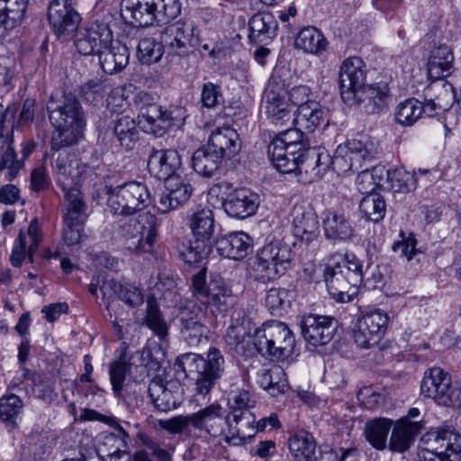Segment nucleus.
Segmentation results:
<instances>
[{
  "mask_svg": "<svg viewBox=\"0 0 461 461\" xmlns=\"http://www.w3.org/2000/svg\"><path fill=\"white\" fill-rule=\"evenodd\" d=\"M193 193L191 185L180 177L166 181V190L159 195L157 209L164 214L185 203Z\"/></svg>",
  "mask_w": 461,
  "mask_h": 461,
  "instance_id": "a878e982",
  "label": "nucleus"
},
{
  "mask_svg": "<svg viewBox=\"0 0 461 461\" xmlns=\"http://www.w3.org/2000/svg\"><path fill=\"white\" fill-rule=\"evenodd\" d=\"M138 119L140 129L156 137L163 136L174 125L171 113L163 110L157 102L142 110V113L138 114Z\"/></svg>",
  "mask_w": 461,
  "mask_h": 461,
  "instance_id": "bb28decb",
  "label": "nucleus"
},
{
  "mask_svg": "<svg viewBox=\"0 0 461 461\" xmlns=\"http://www.w3.org/2000/svg\"><path fill=\"white\" fill-rule=\"evenodd\" d=\"M164 54L163 41L153 38L141 39L138 44L137 56L142 64L150 65L158 62Z\"/></svg>",
  "mask_w": 461,
  "mask_h": 461,
  "instance_id": "bf43d9fd",
  "label": "nucleus"
},
{
  "mask_svg": "<svg viewBox=\"0 0 461 461\" xmlns=\"http://www.w3.org/2000/svg\"><path fill=\"white\" fill-rule=\"evenodd\" d=\"M161 41L177 55H185L189 47L201 45L198 29L190 20L178 21L161 32Z\"/></svg>",
  "mask_w": 461,
  "mask_h": 461,
  "instance_id": "f3484780",
  "label": "nucleus"
},
{
  "mask_svg": "<svg viewBox=\"0 0 461 461\" xmlns=\"http://www.w3.org/2000/svg\"><path fill=\"white\" fill-rule=\"evenodd\" d=\"M176 320L181 338L189 347H197L208 339V318L201 306L192 302L185 303L179 308Z\"/></svg>",
  "mask_w": 461,
  "mask_h": 461,
  "instance_id": "9d476101",
  "label": "nucleus"
},
{
  "mask_svg": "<svg viewBox=\"0 0 461 461\" xmlns=\"http://www.w3.org/2000/svg\"><path fill=\"white\" fill-rule=\"evenodd\" d=\"M266 112L271 123L283 125L294 114V107L287 99V83L277 73H273L265 91Z\"/></svg>",
  "mask_w": 461,
  "mask_h": 461,
  "instance_id": "f8f14e48",
  "label": "nucleus"
},
{
  "mask_svg": "<svg viewBox=\"0 0 461 461\" xmlns=\"http://www.w3.org/2000/svg\"><path fill=\"white\" fill-rule=\"evenodd\" d=\"M191 425L199 430L205 431L212 437H218L224 430L226 417L219 403H212L190 415Z\"/></svg>",
  "mask_w": 461,
  "mask_h": 461,
  "instance_id": "c85d7f7f",
  "label": "nucleus"
},
{
  "mask_svg": "<svg viewBox=\"0 0 461 461\" xmlns=\"http://www.w3.org/2000/svg\"><path fill=\"white\" fill-rule=\"evenodd\" d=\"M322 228L325 238L333 242L350 240L355 235L352 223L343 212H325Z\"/></svg>",
  "mask_w": 461,
  "mask_h": 461,
  "instance_id": "7c9ffc66",
  "label": "nucleus"
},
{
  "mask_svg": "<svg viewBox=\"0 0 461 461\" xmlns=\"http://www.w3.org/2000/svg\"><path fill=\"white\" fill-rule=\"evenodd\" d=\"M158 222L149 212L137 217L121 219L116 222L117 234L124 238L127 248L136 254L149 252L157 240Z\"/></svg>",
  "mask_w": 461,
  "mask_h": 461,
  "instance_id": "7ed1b4c3",
  "label": "nucleus"
},
{
  "mask_svg": "<svg viewBox=\"0 0 461 461\" xmlns=\"http://www.w3.org/2000/svg\"><path fill=\"white\" fill-rule=\"evenodd\" d=\"M63 193L62 237L67 246H74L86 238L85 225L88 218L87 204L79 188L63 191Z\"/></svg>",
  "mask_w": 461,
  "mask_h": 461,
  "instance_id": "6e6552de",
  "label": "nucleus"
},
{
  "mask_svg": "<svg viewBox=\"0 0 461 461\" xmlns=\"http://www.w3.org/2000/svg\"><path fill=\"white\" fill-rule=\"evenodd\" d=\"M336 264L343 270L349 283L351 282L358 290L365 276L362 261L355 254H346Z\"/></svg>",
  "mask_w": 461,
  "mask_h": 461,
  "instance_id": "052dcab7",
  "label": "nucleus"
},
{
  "mask_svg": "<svg viewBox=\"0 0 461 461\" xmlns=\"http://www.w3.org/2000/svg\"><path fill=\"white\" fill-rule=\"evenodd\" d=\"M55 169L57 182L62 191L78 188L80 172L77 167H74L72 163L68 162L67 158L58 157L55 161Z\"/></svg>",
  "mask_w": 461,
  "mask_h": 461,
  "instance_id": "8fccbe9b",
  "label": "nucleus"
},
{
  "mask_svg": "<svg viewBox=\"0 0 461 461\" xmlns=\"http://www.w3.org/2000/svg\"><path fill=\"white\" fill-rule=\"evenodd\" d=\"M367 68L365 61L357 56L343 60L339 71V86L343 102L353 103L357 92L366 85Z\"/></svg>",
  "mask_w": 461,
  "mask_h": 461,
  "instance_id": "4468645a",
  "label": "nucleus"
},
{
  "mask_svg": "<svg viewBox=\"0 0 461 461\" xmlns=\"http://www.w3.org/2000/svg\"><path fill=\"white\" fill-rule=\"evenodd\" d=\"M144 321L158 337L160 339L167 337L168 327L154 297L148 299Z\"/></svg>",
  "mask_w": 461,
  "mask_h": 461,
  "instance_id": "13d9d810",
  "label": "nucleus"
},
{
  "mask_svg": "<svg viewBox=\"0 0 461 461\" xmlns=\"http://www.w3.org/2000/svg\"><path fill=\"white\" fill-rule=\"evenodd\" d=\"M294 123L309 132L314 131L321 124L328 125L327 110L318 102L303 104L294 113Z\"/></svg>",
  "mask_w": 461,
  "mask_h": 461,
  "instance_id": "c9c22d12",
  "label": "nucleus"
},
{
  "mask_svg": "<svg viewBox=\"0 0 461 461\" xmlns=\"http://www.w3.org/2000/svg\"><path fill=\"white\" fill-rule=\"evenodd\" d=\"M359 210L366 220L378 222L385 214L386 203L384 198L380 194L369 193L362 198Z\"/></svg>",
  "mask_w": 461,
  "mask_h": 461,
  "instance_id": "864d4df0",
  "label": "nucleus"
},
{
  "mask_svg": "<svg viewBox=\"0 0 461 461\" xmlns=\"http://www.w3.org/2000/svg\"><path fill=\"white\" fill-rule=\"evenodd\" d=\"M417 179L414 174H411L402 168L392 170L388 182V187L395 193H409L415 190Z\"/></svg>",
  "mask_w": 461,
  "mask_h": 461,
  "instance_id": "e2e57ef3",
  "label": "nucleus"
},
{
  "mask_svg": "<svg viewBox=\"0 0 461 461\" xmlns=\"http://www.w3.org/2000/svg\"><path fill=\"white\" fill-rule=\"evenodd\" d=\"M23 408V402L19 396L14 393L4 395L0 398V419L5 422L14 425L15 420Z\"/></svg>",
  "mask_w": 461,
  "mask_h": 461,
  "instance_id": "0e129e2a",
  "label": "nucleus"
},
{
  "mask_svg": "<svg viewBox=\"0 0 461 461\" xmlns=\"http://www.w3.org/2000/svg\"><path fill=\"white\" fill-rule=\"evenodd\" d=\"M300 326L305 341L318 347L332 340L339 328V321L332 316L310 313L302 318Z\"/></svg>",
  "mask_w": 461,
  "mask_h": 461,
  "instance_id": "a211bd4d",
  "label": "nucleus"
},
{
  "mask_svg": "<svg viewBox=\"0 0 461 461\" xmlns=\"http://www.w3.org/2000/svg\"><path fill=\"white\" fill-rule=\"evenodd\" d=\"M373 143L367 137L352 139L343 145H339L332 159V168L338 173H346L350 170H358L366 160L374 157Z\"/></svg>",
  "mask_w": 461,
  "mask_h": 461,
  "instance_id": "9b49d317",
  "label": "nucleus"
},
{
  "mask_svg": "<svg viewBox=\"0 0 461 461\" xmlns=\"http://www.w3.org/2000/svg\"><path fill=\"white\" fill-rule=\"evenodd\" d=\"M268 156L274 167L282 174L302 173L303 162L298 160L296 156H290L284 152L281 147L268 145Z\"/></svg>",
  "mask_w": 461,
  "mask_h": 461,
  "instance_id": "3c124183",
  "label": "nucleus"
},
{
  "mask_svg": "<svg viewBox=\"0 0 461 461\" xmlns=\"http://www.w3.org/2000/svg\"><path fill=\"white\" fill-rule=\"evenodd\" d=\"M215 246L221 256L240 260L252 252L253 240L246 232L237 231L216 240Z\"/></svg>",
  "mask_w": 461,
  "mask_h": 461,
  "instance_id": "c756f323",
  "label": "nucleus"
},
{
  "mask_svg": "<svg viewBox=\"0 0 461 461\" xmlns=\"http://www.w3.org/2000/svg\"><path fill=\"white\" fill-rule=\"evenodd\" d=\"M420 433V425L413 423L411 426L398 421L393 424V429L389 439V449L402 453L410 448L415 438Z\"/></svg>",
  "mask_w": 461,
  "mask_h": 461,
  "instance_id": "de8ad7c7",
  "label": "nucleus"
},
{
  "mask_svg": "<svg viewBox=\"0 0 461 461\" xmlns=\"http://www.w3.org/2000/svg\"><path fill=\"white\" fill-rule=\"evenodd\" d=\"M422 450L438 454L459 455L461 451V437L448 427L434 428L426 432L420 438Z\"/></svg>",
  "mask_w": 461,
  "mask_h": 461,
  "instance_id": "412c9836",
  "label": "nucleus"
},
{
  "mask_svg": "<svg viewBox=\"0 0 461 461\" xmlns=\"http://www.w3.org/2000/svg\"><path fill=\"white\" fill-rule=\"evenodd\" d=\"M217 152L212 150L207 144L197 149L192 156V167L200 176L211 177L217 172L222 163Z\"/></svg>",
  "mask_w": 461,
  "mask_h": 461,
  "instance_id": "79ce46f5",
  "label": "nucleus"
},
{
  "mask_svg": "<svg viewBox=\"0 0 461 461\" xmlns=\"http://www.w3.org/2000/svg\"><path fill=\"white\" fill-rule=\"evenodd\" d=\"M126 348L122 351L119 358L112 362L109 366V375L113 393L116 397H121L126 374L132 375L133 369L140 372L139 376H134L135 382L143 380L147 369L156 370L159 367L158 361L152 359L149 349L137 350L131 356H128Z\"/></svg>",
  "mask_w": 461,
  "mask_h": 461,
  "instance_id": "1a4fd4ad",
  "label": "nucleus"
},
{
  "mask_svg": "<svg viewBox=\"0 0 461 461\" xmlns=\"http://www.w3.org/2000/svg\"><path fill=\"white\" fill-rule=\"evenodd\" d=\"M294 235L301 244L315 249L320 237V225L317 215L312 212H302L294 218Z\"/></svg>",
  "mask_w": 461,
  "mask_h": 461,
  "instance_id": "72a5a7b5",
  "label": "nucleus"
},
{
  "mask_svg": "<svg viewBox=\"0 0 461 461\" xmlns=\"http://www.w3.org/2000/svg\"><path fill=\"white\" fill-rule=\"evenodd\" d=\"M295 339L288 326L273 321L257 328L253 334V346L262 356L276 359L289 357L294 351Z\"/></svg>",
  "mask_w": 461,
  "mask_h": 461,
  "instance_id": "39448f33",
  "label": "nucleus"
},
{
  "mask_svg": "<svg viewBox=\"0 0 461 461\" xmlns=\"http://www.w3.org/2000/svg\"><path fill=\"white\" fill-rule=\"evenodd\" d=\"M291 245L281 240L271 241L258 250L253 270L256 279L266 283L283 276L291 267Z\"/></svg>",
  "mask_w": 461,
  "mask_h": 461,
  "instance_id": "0eeeda50",
  "label": "nucleus"
},
{
  "mask_svg": "<svg viewBox=\"0 0 461 461\" xmlns=\"http://www.w3.org/2000/svg\"><path fill=\"white\" fill-rule=\"evenodd\" d=\"M388 320V315L380 309L365 312L357 319L353 330L356 344L362 348L378 344L385 332Z\"/></svg>",
  "mask_w": 461,
  "mask_h": 461,
  "instance_id": "2eb2a0df",
  "label": "nucleus"
},
{
  "mask_svg": "<svg viewBox=\"0 0 461 461\" xmlns=\"http://www.w3.org/2000/svg\"><path fill=\"white\" fill-rule=\"evenodd\" d=\"M323 278L327 291L330 297L339 303L351 302L357 294V287L347 278L343 270L339 266H326L323 271Z\"/></svg>",
  "mask_w": 461,
  "mask_h": 461,
  "instance_id": "b1692460",
  "label": "nucleus"
},
{
  "mask_svg": "<svg viewBox=\"0 0 461 461\" xmlns=\"http://www.w3.org/2000/svg\"><path fill=\"white\" fill-rule=\"evenodd\" d=\"M454 69V54L449 46L441 44L434 48L429 55L427 70L429 78L443 79Z\"/></svg>",
  "mask_w": 461,
  "mask_h": 461,
  "instance_id": "e433bc0d",
  "label": "nucleus"
},
{
  "mask_svg": "<svg viewBox=\"0 0 461 461\" xmlns=\"http://www.w3.org/2000/svg\"><path fill=\"white\" fill-rule=\"evenodd\" d=\"M232 323L227 329L225 341L234 354L245 356L253 348V336L249 333V321L245 319V312L242 309L233 312Z\"/></svg>",
  "mask_w": 461,
  "mask_h": 461,
  "instance_id": "4be33fe9",
  "label": "nucleus"
},
{
  "mask_svg": "<svg viewBox=\"0 0 461 461\" xmlns=\"http://www.w3.org/2000/svg\"><path fill=\"white\" fill-rule=\"evenodd\" d=\"M288 446L295 461H314L319 456L316 443L312 434L300 430L289 438Z\"/></svg>",
  "mask_w": 461,
  "mask_h": 461,
  "instance_id": "a19ab883",
  "label": "nucleus"
},
{
  "mask_svg": "<svg viewBox=\"0 0 461 461\" xmlns=\"http://www.w3.org/2000/svg\"><path fill=\"white\" fill-rule=\"evenodd\" d=\"M259 384L262 388L267 390L272 396L285 393L288 389L287 380L281 379L280 375H285V373L280 368L273 370H261L258 373Z\"/></svg>",
  "mask_w": 461,
  "mask_h": 461,
  "instance_id": "4d7b16f0",
  "label": "nucleus"
},
{
  "mask_svg": "<svg viewBox=\"0 0 461 461\" xmlns=\"http://www.w3.org/2000/svg\"><path fill=\"white\" fill-rule=\"evenodd\" d=\"M113 133L119 145L126 150L132 149L139 139L135 120L129 115H120L113 122Z\"/></svg>",
  "mask_w": 461,
  "mask_h": 461,
  "instance_id": "49530a36",
  "label": "nucleus"
},
{
  "mask_svg": "<svg viewBox=\"0 0 461 461\" xmlns=\"http://www.w3.org/2000/svg\"><path fill=\"white\" fill-rule=\"evenodd\" d=\"M148 393L154 406L159 411L167 412L177 406L173 393L167 389L160 376H156L151 380Z\"/></svg>",
  "mask_w": 461,
  "mask_h": 461,
  "instance_id": "09e8293b",
  "label": "nucleus"
},
{
  "mask_svg": "<svg viewBox=\"0 0 461 461\" xmlns=\"http://www.w3.org/2000/svg\"><path fill=\"white\" fill-rule=\"evenodd\" d=\"M259 204V195L242 187L230 192L224 199L222 207L230 217L242 220L254 215Z\"/></svg>",
  "mask_w": 461,
  "mask_h": 461,
  "instance_id": "5701e85b",
  "label": "nucleus"
},
{
  "mask_svg": "<svg viewBox=\"0 0 461 461\" xmlns=\"http://www.w3.org/2000/svg\"><path fill=\"white\" fill-rule=\"evenodd\" d=\"M83 131L81 128L54 126L50 140L51 149L59 150L77 145L83 137Z\"/></svg>",
  "mask_w": 461,
  "mask_h": 461,
  "instance_id": "5fc2aeb1",
  "label": "nucleus"
},
{
  "mask_svg": "<svg viewBox=\"0 0 461 461\" xmlns=\"http://www.w3.org/2000/svg\"><path fill=\"white\" fill-rule=\"evenodd\" d=\"M330 167L332 159L326 150H309L303 166V171L306 174L312 173L315 176H322Z\"/></svg>",
  "mask_w": 461,
  "mask_h": 461,
  "instance_id": "6e6d98bb",
  "label": "nucleus"
},
{
  "mask_svg": "<svg viewBox=\"0 0 461 461\" xmlns=\"http://www.w3.org/2000/svg\"><path fill=\"white\" fill-rule=\"evenodd\" d=\"M393 426V420L388 418H375L365 424L364 435L370 445L377 450L387 446V438Z\"/></svg>",
  "mask_w": 461,
  "mask_h": 461,
  "instance_id": "37998d69",
  "label": "nucleus"
},
{
  "mask_svg": "<svg viewBox=\"0 0 461 461\" xmlns=\"http://www.w3.org/2000/svg\"><path fill=\"white\" fill-rule=\"evenodd\" d=\"M48 20L59 40L66 41L73 38L81 16L72 5L71 0H51L48 9Z\"/></svg>",
  "mask_w": 461,
  "mask_h": 461,
  "instance_id": "ddd939ff",
  "label": "nucleus"
},
{
  "mask_svg": "<svg viewBox=\"0 0 461 461\" xmlns=\"http://www.w3.org/2000/svg\"><path fill=\"white\" fill-rule=\"evenodd\" d=\"M109 89L100 79H92L81 86L80 93L86 102L95 105L104 99Z\"/></svg>",
  "mask_w": 461,
  "mask_h": 461,
  "instance_id": "69168bd1",
  "label": "nucleus"
},
{
  "mask_svg": "<svg viewBox=\"0 0 461 461\" xmlns=\"http://www.w3.org/2000/svg\"><path fill=\"white\" fill-rule=\"evenodd\" d=\"M182 165L181 157L176 149H152L148 160V168L151 175L165 181L176 177V174Z\"/></svg>",
  "mask_w": 461,
  "mask_h": 461,
  "instance_id": "393cba45",
  "label": "nucleus"
},
{
  "mask_svg": "<svg viewBox=\"0 0 461 461\" xmlns=\"http://www.w3.org/2000/svg\"><path fill=\"white\" fill-rule=\"evenodd\" d=\"M422 114V102L416 98H408L401 102L394 110L395 122L405 127L413 125Z\"/></svg>",
  "mask_w": 461,
  "mask_h": 461,
  "instance_id": "603ef678",
  "label": "nucleus"
},
{
  "mask_svg": "<svg viewBox=\"0 0 461 461\" xmlns=\"http://www.w3.org/2000/svg\"><path fill=\"white\" fill-rule=\"evenodd\" d=\"M128 442L123 439L115 438L112 433H104L99 440L96 449L97 456L100 460L108 457L113 453H115L121 447H124Z\"/></svg>",
  "mask_w": 461,
  "mask_h": 461,
  "instance_id": "774afa93",
  "label": "nucleus"
},
{
  "mask_svg": "<svg viewBox=\"0 0 461 461\" xmlns=\"http://www.w3.org/2000/svg\"><path fill=\"white\" fill-rule=\"evenodd\" d=\"M187 224L194 240H179L176 249L185 264L194 265L206 260L215 244L213 213L209 208H197L187 215Z\"/></svg>",
  "mask_w": 461,
  "mask_h": 461,
  "instance_id": "f257e3e1",
  "label": "nucleus"
},
{
  "mask_svg": "<svg viewBox=\"0 0 461 461\" xmlns=\"http://www.w3.org/2000/svg\"><path fill=\"white\" fill-rule=\"evenodd\" d=\"M225 359L216 348H209L206 357L185 353L176 358V366L194 381L196 394L206 396L224 373Z\"/></svg>",
  "mask_w": 461,
  "mask_h": 461,
  "instance_id": "f03ea898",
  "label": "nucleus"
},
{
  "mask_svg": "<svg viewBox=\"0 0 461 461\" xmlns=\"http://www.w3.org/2000/svg\"><path fill=\"white\" fill-rule=\"evenodd\" d=\"M249 27L250 41L267 44L277 35L278 23L271 13H258L249 19Z\"/></svg>",
  "mask_w": 461,
  "mask_h": 461,
  "instance_id": "f704fd0d",
  "label": "nucleus"
},
{
  "mask_svg": "<svg viewBox=\"0 0 461 461\" xmlns=\"http://www.w3.org/2000/svg\"><path fill=\"white\" fill-rule=\"evenodd\" d=\"M207 145L217 152L222 160L234 158L241 149L240 135L229 126L212 131Z\"/></svg>",
  "mask_w": 461,
  "mask_h": 461,
  "instance_id": "cd10ccee",
  "label": "nucleus"
},
{
  "mask_svg": "<svg viewBox=\"0 0 461 461\" xmlns=\"http://www.w3.org/2000/svg\"><path fill=\"white\" fill-rule=\"evenodd\" d=\"M5 5L0 9V35L21 24L27 10L28 0H0Z\"/></svg>",
  "mask_w": 461,
  "mask_h": 461,
  "instance_id": "a18cd8bd",
  "label": "nucleus"
},
{
  "mask_svg": "<svg viewBox=\"0 0 461 461\" xmlns=\"http://www.w3.org/2000/svg\"><path fill=\"white\" fill-rule=\"evenodd\" d=\"M328 41L317 28L307 26L303 28L294 41V46L306 53L319 55L326 50Z\"/></svg>",
  "mask_w": 461,
  "mask_h": 461,
  "instance_id": "c03bdc74",
  "label": "nucleus"
},
{
  "mask_svg": "<svg viewBox=\"0 0 461 461\" xmlns=\"http://www.w3.org/2000/svg\"><path fill=\"white\" fill-rule=\"evenodd\" d=\"M49 118L53 126L85 129L86 115L80 102L72 94H64L59 103L50 101L47 106Z\"/></svg>",
  "mask_w": 461,
  "mask_h": 461,
  "instance_id": "dca6fc26",
  "label": "nucleus"
},
{
  "mask_svg": "<svg viewBox=\"0 0 461 461\" xmlns=\"http://www.w3.org/2000/svg\"><path fill=\"white\" fill-rule=\"evenodd\" d=\"M180 13L179 0H138L122 10V17L133 27L167 23Z\"/></svg>",
  "mask_w": 461,
  "mask_h": 461,
  "instance_id": "20e7f679",
  "label": "nucleus"
},
{
  "mask_svg": "<svg viewBox=\"0 0 461 461\" xmlns=\"http://www.w3.org/2000/svg\"><path fill=\"white\" fill-rule=\"evenodd\" d=\"M104 298L117 295L120 300L131 307H136L143 303L141 293L132 285H122L114 278H105L100 286Z\"/></svg>",
  "mask_w": 461,
  "mask_h": 461,
  "instance_id": "4c0bfd02",
  "label": "nucleus"
},
{
  "mask_svg": "<svg viewBox=\"0 0 461 461\" xmlns=\"http://www.w3.org/2000/svg\"><path fill=\"white\" fill-rule=\"evenodd\" d=\"M203 304L207 305L212 313H225L235 303V296L231 289L221 276H214L209 283V292Z\"/></svg>",
  "mask_w": 461,
  "mask_h": 461,
  "instance_id": "2f4dec72",
  "label": "nucleus"
},
{
  "mask_svg": "<svg viewBox=\"0 0 461 461\" xmlns=\"http://www.w3.org/2000/svg\"><path fill=\"white\" fill-rule=\"evenodd\" d=\"M451 378L448 373L440 367H432L424 374L420 384L421 393L438 402L444 391L447 390Z\"/></svg>",
  "mask_w": 461,
  "mask_h": 461,
  "instance_id": "ea45409f",
  "label": "nucleus"
},
{
  "mask_svg": "<svg viewBox=\"0 0 461 461\" xmlns=\"http://www.w3.org/2000/svg\"><path fill=\"white\" fill-rule=\"evenodd\" d=\"M112 41L113 32L108 23L96 20L77 33L74 44L79 54L89 56L99 55Z\"/></svg>",
  "mask_w": 461,
  "mask_h": 461,
  "instance_id": "6ab92c4d",
  "label": "nucleus"
},
{
  "mask_svg": "<svg viewBox=\"0 0 461 461\" xmlns=\"http://www.w3.org/2000/svg\"><path fill=\"white\" fill-rule=\"evenodd\" d=\"M390 89L387 81H380L375 84L366 85L357 92L353 103H346L349 106H357L368 114L383 112L390 99Z\"/></svg>",
  "mask_w": 461,
  "mask_h": 461,
  "instance_id": "aec40b11",
  "label": "nucleus"
},
{
  "mask_svg": "<svg viewBox=\"0 0 461 461\" xmlns=\"http://www.w3.org/2000/svg\"><path fill=\"white\" fill-rule=\"evenodd\" d=\"M266 306L274 315L281 313V311L289 303L288 291L284 288H271L265 298Z\"/></svg>",
  "mask_w": 461,
  "mask_h": 461,
  "instance_id": "338daca9",
  "label": "nucleus"
},
{
  "mask_svg": "<svg viewBox=\"0 0 461 461\" xmlns=\"http://www.w3.org/2000/svg\"><path fill=\"white\" fill-rule=\"evenodd\" d=\"M98 57L103 71L113 75L121 72L127 67L130 59V51L124 43L119 41H113L111 44L101 50Z\"/></svg>",
  "mask_w": 461,
  "mask_h": 461,
  "instance_id": "473e14b6",
  "label": "nucleus"
},
{
  "mask_svg": "<svg viewBox=\"0 0 461 461\" xmlns=\"http://www.w3.org/2000/svg\"><path fill=\"white\" fill-rule=\"evenodd\" d=\"M107 205L116 215L131 216L151 203L150 193L147 185L141 182L131 181L117 186L105 185Z\"/></svg>",
  "mask_w": 461,
  "mask_h": 461,
  "instance_id": "423d86ee",
  "label": "nucleus"
},
{
  "mask_svg": "<svg viewBox=\"0 0 461 461\" xmlns=\"http://www.w3.org/2000/svg\"><path fill=\"white\" fill-rule=\"evenodd\" d=\"M416 245L417 240L411 233L408 238L394 242L392 249L395 253H399L400 257L405 258L411 263V267H415L425 258V255L416 249Z\"/></svg>",
  "mask_w": 461,
  "mask_h": 461,
  "instance_id": "680f3d73",
  "label": "nucleus"
},
{
  "mask_svg": "<svg viewBox=\"0 0 461 461\" xmlns=\"http://www.w3.org/2000/svg\"><path fill=\"white\" fill-rule=\"evenodd\" d=\"M233 421L235 426L230 421L229 416H226L225 424L228 425V433L224 437L227 444L232 446L245 445L248 440H250L254 434L247 433L244 426H249L250 423H255V417L250 411L233 412Z\"/></svg>",
  "mask_w": 461,
  "mask_h": 461,
  "instance_id": "58836bf2",
  "label": "nucleus"
}]
</instances>
